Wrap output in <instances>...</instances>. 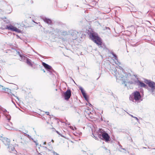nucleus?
<instances>
[{
    "instance_id": "f03ea898",
    "label": "nucleus",
    "mask_w": 155,
    "mask_h": 155,
    "mask_svg": "<svg viewBox=\"0 0 155 155\" xmlns=\"http://www.w3.org/2000/svg\"><path fill=\"white\" fill-rule=\"evenodd\" d=\"M126 79H124V75H121V78L123 80L122 84H124L126 86L127 84L125 83L127 82L128 84H133L136 85L137 84V75L134 74H131L130 73L125 72Z\"/></svg>"
},
{
    "instance_id": "de8ad7c7",
    "label": "nucleus",
    "mask_w": 155,
    "mask_h": 155,
    "mask_svg": "<svg viewBox=\"0 0 155 155\" xmlns=\"http://www.w3.org/2000/svg\"><path fill=\"white\" fill-rule=\"evenodd\" d=\"M48 145L49 146L50 145H51V143L50 142L49 143H48Z\"/></svg>"
},
{
    "instance_id": "4468645a",
    "label": "nucleus",
    "mask_w": 155,
    "mask_h": 155,
    "mask_svg": "<svg viewBox=\"0 0 155 155\" xmlns=\"http://www.w3.org/2000/svg\"><path fill=\"white\" fill-rule=\"evenodd\" d=\"M2 110L3 111L5 115V117L7 120L9 121L10 120H11V117L9 114H6V112H7V110L5 109H2Z\"/></svg>"
},
{
    "instance_id": "4d7b16f0",
    "label": "nucleus",
    "mask_w": 155,
    "mask_h": 155,
    "mask_svg": "<svg viewBox=\"0 0 155 155\" xmlns=\"http://www.w3.org/2000/svg\"><path fill=\"white\" fill-rule=\"evenodd\" d=\"M94 135V137H95L96 139V138H97V137H95V136H94V135Z\"/></svg>"
},
{
    "instance_id": "423d86ee",
    "label": "nucleus",
    "mask_w": 155,
    "mask_h": 155,
    "mask_svg": "<svg viewBox=\"0 0 155 155\" xmlns=\"http://www.w3.org/2000/svg\"><path fill=\"white\" fill-rule=\"evenodd\" d=\"M62 93V96L67 101L69 99L71 95V91L69 89H68L65 92L63 91Z\"/></svg>"
},
{
    "instance_id": "2eb2a0df",
    "label": "nucleus",
    "mask_w": 155,
    "mask_h": 155,
    "mask_svg": "<svg viewBox=\"0 0 155 155\" xmlns=\"http://www.w3.org/2000/svg\"><path fill=\"white\" fill-rule=\"evenodd\" d=\"M125 112H126L125 110H124L123 109L120 108L119 109V110L117 111V112L120 115L122 116L125 114Z\"/></svg>"
},
{
    "instance_id": "a211bd4d",
    "label": "nucleus",
    "mask_w": 155,
    "mask_h": 155,
    "mask_svg": "<svg viewBox=\"0 0 155 155\" xmlns=\"http://www.w3.org/2000/svg\"><path fill=\"white\" fill-rule=\"evenodd\" d=\"M9 96L12 99V102L15 105H15V102H13V101L12 98V96H13L15 97L16 98V99L18 100V101L19 100L18 97L15 96L14 94H12L11 92V93H9Z\"/></svg>"
},
{
    "instance_id": "f704fd0d",
    "label": "nucleus",
    "mask_w": 155,
    "mask_h": 155,
    "mask_svg": "<svg viewBox=\"0 0 155 155\" xmlns=\"http://www.w3.org/2000/svg\"><path fill=\"white\" fill-rule=\"evenodd\" d=\"M39 66H40V68H41V70L42 71L44 72H45V70L44 69H42V66H40V65H39Z\"/></svg>"
},
{
    "instance_id": "79ce46f5",
    "label": "nucleus",
    "mask_w": 155,
    "mask_h": 155,
    "mask_svg": "<svg viewBox=\"0 0 155 155\" xmlns=\"http://www.w3.org/2000/svg\"><path fill=\"white\" fill-rule=\"evenodd\" d=\"M104 149H105V150H108L109 152H110V150H108L107 148L106 147H104Z\"/></svg>"
},
{
    "instance_id": "37998d69",
    "label": "nucleus",
    "mask_w": 155,
    "mask_h": 155,
    "mask_svg": "<svg viewBox=\"0 0 155 155\" xmlns=\"http://www.w3.org/2000/svg\"><path fill=\"white\" fill-rule=\"evenodd\" d=\"M46 142H44V143H43V144H44V145H45V144H46Z\"/></svg>"
},
{
    "instance_id": "5701e85b",
    "label": "nucleus",
    "mask_w": 155,
    "mask_h": 155,
    "mask_svg": "<svg viewBox=\"0 0 155 155\" xmlns=\"http://www.w3.org/2000/svg\"><path fill=\"white\" fill-rule=\"evenodd\" d=\"M4 91L6 93H8V94H9V93H11V90L8 88H5V89H3Z\"/></svg>"
},
{
    "instance_id": "a18cd8bd",
    "label": "nucleus",
    "mask_w": 155,
    "mask_h": 155,
    "mask_svg": "<svg viewBox=\"0 0 155 155\" xmlns=\"http://www.w3.org/2000/svg\"><path fill=\"white\" fill-rule=\"evenodd\" d=\"M31 4H32V3H33V1H32V0H31Z\"/></svg>"
},
{
    "instance_id": "f257e3e1",
    "label": "nucleus",
    "mask_w": 155,
    "mask_h": 155,
    "mask_svg": "<svg viewBox=\"0 0 155 155\" xmlns=\"http://www.w3.org/2000/svg\"><path fill=\"white\" fill-rule=\"evenodd\" d=\"M88 34L91 39L95 43L99 48L104 50L107 49L105 45L102 43L101 39L97 33L93 31L91 32L88 31Z\"/></svg>"
},
{
    "instance_id": "0eeeda50",
    "label": "nucleus",
    "mask_w": 155,
    "mask_h": 155,
    "mask_svg": "<svg viewBox=\"0 0 155 155\" xmlns=\"http://www.w3.org/2000/svg\"><path fill=\"white\" fill-rule=\"evenodd\" d=\"M149 88H147L149 91L151 93L152 95L155 96V82L153 81H151L148 85Z\"/></svg>"
},
{
    "instance_id": "cd10ccee",
    "label": "nucleus",
    "mask_w": 155,
    "mask_h": 155,
    "mask_svg": "<svg viewBox=\"0 0 155 155\" xmlns=\"http://www.w3.org/2000/svg\"><path fill=\"white\" fill-rule=\"evenodd\" d=\"M15 31L18 33H20L21 32V31L20 29L17 28L16 27L15 28Z\"/></svg>"
},
{
    "instance_id": "c03bdc74",
    "label": "nucleus",
    "mask_w": 155,
    "mask_h": 155,
    "mask_svg": "<svg viewBox=\"0 0 155 155\" xmlns=\"http://www.w3.org/2000/svg\"><path fill=\"white\" fill-rule=\"evenodd\" d=\"M106 28L107 29H110V28L109 27H106Z\"/></svg>"
},
{
    "instance_id": "4c0bfd02",
    "label": "nucleus",
    "mask_w": 155,
    "mask_h": 155,
    "mask_svg": "<svg viewBox=\"0 0 155 155\" xmlns=\"http://www.w3.org/2000/svg\"><path fill=\"white\" fill-rule=\"evenodd\" d=\"M33 142H34V143H35V144H36V145H38V143H37V141H35V140H33Z\"/></svg>"
},
{
    "instance_id": "f3484780",
    "label": "nucleus",
    "mask_w": 155,
    "mask_h": 155,
    "mask_svg": "<svg viewBox=\"0 0 155 155\" xmlns=\"http://www.w3.org/2000/svg\"><path fill=\"white\" fill-rule=\"evenodd\" d=\"M26 62L28 65L32 67H33V64L31 62V60L30 59L28 58L26 60Z\"/></svg>"
},
{
    "instance_id": "20e7f679",
    "label": "nucleus",
    "mask_w": 155,
    "mask_h": 155,
    "mask_svg": "<svg viewBox=\"0 0 155 155\" xmlns=\"http://www.w3.org/2000/svg\"><path fill=\"white\" fill-rule=\"evenodd\" d=\"M133 94V95L132 97L130 96L129 97L130 100L132 101L133 102H134V100L136 101H142L143 99L142 98V96L139 91H135Z\"/></svg>"
},
{
    "instance_id": "ea45409f",
    "label": "nucleus",
    "mask_w": 155,
    "mask_h": 155,
    "mask_svg": "<svg viewBox=\"0 0 155 155\" xmlns=\"http://www.w3.org/2000/svg\"><path fill=\"white\" fill-rule=\"evenodd\" d=\"M45 113L47 115H49V113L48 112H46Z\"/></svg>"
},
{
    "instance_id": "aec40b11",
    "label": "nucleus",
    "mask_w": 155,
    "mask_h": 155,
    "mask_svg": "<svg viewBox=\"0 0 155 155\" xmlns=\"http://www.w3.org/2000/svg\"><path fill=\"white\" fill-rule=\"evenodd\" d=\"M62 35L63 36H65L66 35H69V32H68L67 31L61 30V33Z\"/></svg>"
},
{
    "instance_id": "412c9836",
    "label": "nucleus",
    "mask_w": 155,
    "mask_h": 155,
    "mask_svg": "<svg viewBox=\"0 0 155 155\" xmlns=\"http://www.w3.org/2000/svg\"><path fill=\"white\" fill-rule=\"evenodd\" d=\"M21 58V59L20 60L22 61H26L27 59L28 58H27L26 56H25L23 54H22L21 55V57H20Z\"/></svg>"
},
{
    "instance_id": "2f4dec72",
    "label": "nucleus",
    "mask_w": 155,
    "mask_h": 155,
    "mask_svg": "<svg viewBox=\"0 0 155 155\" xmlns=\"http://www.w3.org/2000/svg\"><path fill=\"white\" fill-rule=\"evenodd\" d=\"M52 153H53V155H59L58 153L55 152L54 151H52Z\"/></svg>"
},
{
    "instance_id": "09e8293b",
    "label": "nucleus",
    "mask_w": 155,
    "mask_h": 155,
    "mask_svg": "<svg viewBox=\"0 0 155 155\" xmlns=\"http://www.w3.org/2000/svg\"><path fill=\"white\" fill-rule=\"evenodd\" d=\"M101 120H102V121H103V118H102V117H101Z\"/></svg>"
},
{
    "instance_id": "052dcab7",
    "label": "nucleus",
    "mask_w": 155,
    "mask_h": 155,
    "mask_svg": "<svg viewBox=\"0 0 155 155\" xmlns=\"http://www.w3.org/2000/svg\"><path fill=\"white\" fill-rule=\"evenodd\" d=\"M18 36V37L19 38H20V37L19 36Z\"/></svg>"
},
{
    "instance_id": "e2e57ef3",
    "label": "nucleus",
    "mask_w": 155,
    "mask_h": 155,
    "mask_svg": "<svg viewBox=\"0 0 155 155\" xmlns=\"http://www.w3.org/2000/svg\"><path fill=\"white\" fill-rule=\"evenodd\" d=\"M38 54V55H39V56H41L40 55V54Z\"/></svg>"
},
{
    "instance_id": "9d476101",
    "label": "nucleus",
    "mask_w": 155,
    "mask_h": 155,
    "mask_svg": "<svg viewBox=\"0 0 155 155\" xmlns=\"http://www.w3.org/2000/svg\"><path fill=\"white\" fill-rule=\"evenodd\" d=\"M79 90L81 91V93L83 97L85 99V100L87 101L88 102L89 100V96L86 93L85 91L84 90L83 87H79Z\"/></svg>"
},
{
    "instance_id": "9b49d317",
    "label": "nucleus",
    "mask_w": 155,
    "mask_h": 155,
    "mask_svg": "<svg viewBox=\"0 0 155 155\" xmlns=\"http://www.w3.org/2000/svg\"><path fill=\"white\" fill-rule=\"evenodd\" d=\"M137 82L136 85L138 86L139 87H144L145 88H148V86L143 81L139 80L138 78H137Z\"/></svg>"
},
{
    "instance_id": "c85d7f7f",
    "label": "nucleus",
    "mask_w": 155,
    "mask_h": 155,
    "mask_svg": "<svg viewBox=\"0 0 155 155\" xmlns=\"http://www.w3.org/2000/svg\"><path fill=\"white\" fill-rule=\"evenodd\" d=\"M5 89V87L1 85L0 84V91H4V90Z\"/></svg>"
},
{
    "instance_id": "3c124183",
    "label": "nucleus",
    "mask_w": 155,
    "mask_h": 155,
    "mask_svg": "<svg viewBox=\"0 0 155 155\" xmlns=\"http://www.w3.org/2000/svg\"><path fill=\"white\" fill-rule=\"evenodd\" d=\"M119 146L120 147H122V146L120 144Z\"/></svg>"
},
{
    "instance_id": "7ed1b4c3",
    "label": "nucleus",
    "mask_w": 155,
    "mask_h": 155,
    "mask_svg": "<svg viewBox=\"0 0 155 155\" xmlns=\"http://www.w3.org/2000/svg\"><path fill=\"white\" fill-rule=\"evenodd\" d=\"M97 135L99 138L106 142L110 141V135L105 131L102 129L99 130Z\"/></svg>"
},
{
    "instance_id": "69168bd1",
    "label": "nucleus",
    "mask_w": 155,
    "mask_h": 155,
    "mask_svg": "<svg viewBox=\"0 0 155 155\" xmlns=\"http://www.w3.org/2000/svg\"><path fill=\"white\" fill-rule=\"evenodd\" d=\"M8 23V22H7V23Z\"/></svg>"
},
{
    "instance_id": "8fccbe9b",
    "label": "nucleus",
    "mask_w": 155,
    "mask_h": 155,
    "mask_svg": "<svg viewBox=\"0 0 155 155\" xmlns=\"http://www.w3.org/2000/svg\"><path fill=\"white\" fill-rule=\"evenodd\" d=\"M1 137H2V136L0 135V140L1 139Z\"/></svg>"
},
{
    "instance_id": "a878e982",
    "label": "nucleus",
    "mask_w": 155,
    "mask_h": 155,
    "mask_svg": "<svg viewBox=\"0 0 155 155\" xmlns=\"http://www.w3.org/2000/svg\"><path fill=\"white\" fill-rule=\"evenodd\" d=\"M24 135L26 137H27L29 138V139H31L32 140H33V139L29 135V134H28L26 133H24Z\"/></svg>"
},
{
    "instance_id": "603ef678",
    "label": "nucleus",
    "mask_w": 155,
    "mask_h": 155,
    "mask_svg": "<svg viewBox=\"0 0 155 155\" xmlns=\"http://www.w3.org/2000/svg\"><path fill=\"white\" fill-rule=\"evenodd\" d=\"M100 76H99V77H98V78L97 79V80L98 79H99V78H100Z\"/></svg>"
},
{
    "instance_id": "ddd939ff",
    "label": "nucleus",
    "mask_w": 155,
    "mask_h": 155,
    "mask_svg": "<svg viewBox=\"0 0 155 155\" xmlns=\"http://www.w3.org/2000/svg\"><path fill=\"white\" fill-rule=\"evenodd\" d=\"M16 28V27L12 25L11 24H10L9 25H6V28L9 30L15 31Z\"/></svg>"
},
{
    "instance_id": "bf43d9fd",
    "label": "nucleus",
    "mask_w": 155,
    "mask_h": 155,
    "mask_svg": "<svg viewBox=\"0 0 155 155\" xmlns=\"http://www.w3.org/2000/svg\"><path fill=\"white\" fill-rule=\"evenodd\" d=\"M74 128L76 130V129L77 128L75 127H74Z\"/></svg>"
},
{
    "instance_id": "7c9ffc66",
    "label": "nucleus",
    "mask_w": 155,
    "mask_h": 155,
    "mask_svg": "<svg viewBox=\"0 0 155 155\" xmlns=\"http://www.w3.org/2000/svg\"><path fill=\"white\" fill-rule=\"evenodd\" d=\"M61 30H60V29L57 28L55 30L56 32L58 33H61Z\"/></svg>"
},
{
    "instance_id": "13d9d810",
    "label": "nucleus",
    "mask_w": 155,
    "mask_h": 155,
    "mask_svg": "<svg viewBox=\"0 0 155 155\" xmlns=\"http://www.w3.org/2000/svg\"><path fill=\"white\" fill-rule=\"evenodd\" d=\"M124 71V69H122V71H123H123Z\"/></svg>"
},
{
    "instance_id": "680f3d73",
    "label": "nucleus",
    "mask_w": 155,
    "mask_h": 155,
    "mask_svg": "<svg viewBox=\"0 0 155 155\" xmlns=\"http://www.w3.org/2000/svg\"><path fill=\"white\" fill-rule=\"evenodd\" d=\"M38 154H41L40 153H38Z\"/></svg>"
},
{
    "instance_id": "dca6fc26",
    "label": "nucleus",
    "mask_w": 155,
    "mask_h": 155,
    "mask_svg": "<svg viewBox=\"0 0 155 155\" xmlns=\"http://www.w3.org/2000/svg\"><path fill=\"white\" fill-rule=\"evenodd\" d=\"M8 151L10 152H16L14 147L12 144L10 145L9 148H8Z\"/></svg>"
},
{
    "instance_id": "58836bf2",
    "label": "nucleus",
    "mask_w": 155,
    "mask_h": 155,
    "mask_svg": "<svg viewBox=\"0 0 155 155\" xmlns=\"http://www.w3.org/2000/svg\"><path fill=\"white\" fill-rule=\"evenodd\" d=\"M89 104V106H90V107H92V104L90 103H89V101H88V102H87Z\"/></svg>"
},
{
    "instance_id": "b1692460",
    "label": "nucleus",
    "mask_w": 155,
    "mask_h": 155,
    "mask_svg": "<svg viewBox=\"0 0 155 155\" xmlns=\"http://www.w3.org/2000/svg\"><path fill=\"white\" fill-rule=\"evenodd\" d=\"M152 81H151L147 79H145L144 80V82L146 84H147L148 85V86L149 85V84L151 83V82Z\"/></svg>"
},
{
    "instance_id": "0e129e2a",
    "label": "nucleus",
    "mask_w": 155,
    "mask_h": 155,
    "mask_svg": "<svg viewBox=\"0 0 155 155\" xmlns=\"http://www.w3.org/2000/svg\"><path fill=\"white\" fill-rule=\"evenodd\" d=\"M134 45V46H136V45Z\"/></svg>"
},
{
    "instance_id": "c9c22d12",
    "label": "nucleus",
    "mask_w": 155,
    "mask_h": 155,
    "mask_svg": "<svg viewBox=\"0 0 155 155\" xmlns=\"http://www.w3.org/2000/svg\"><path fill=\"white\" fill-rule=\"evenodd\" d=\"M88 114L89 116V117H91L92 116H91L90 115L91 114H92V113H91V112H89L88 113Z\"/></svg>"
},
{
    "instance_id": "1a4fd4ad",
    "label": "nucleus",
    "mask_w": 155,
    "mask_h": 155,
    "mask_svg": "<svg viewBox=\"0 0 155 155\" xmlns=\"http://www.w3.org/2000/svg\"><path fill=\"white\" fill-rule=\"evenodd\" d=\"M1 139L0 140L2 141L3 143L6 145L8 146V148H9L10 145V140L9 139L7 138L1 137Z\"/></svg>"
},
{
    "instance_id": "393cba45",
    "label": "nucleus",
    "mask_w": 155,
    "mask_h": 155,
    "mask_svg": "<svg viewBox=\"0 0 155 155\" xmlns=\"http://www.w3.org/2000/svg\"><path fill=\"white\" fill-rule=\"evenodd\" d=\"M127 114H129V115L130 116H131L132 117L135 119L137 120V121L139 123V120L137 118V117H135V116H134L132 115H131V114H129L128 113H127V112H126Z\"/></svg>"
},
{
    "instance_id": "e433bc0d",
    "label": "nucleus",
    "mask_w": 155,
    "mask_h": 155,
    "mask_svg": "<svg viewBox=\"0 0 155 155\" xmlns=\"http://www.w3.org/2000/svg\"><path fill=\"white\" fill-rule=\"evenodd\" d=\"M43 147L44 150L46 151V150L48 149V148L44 146H43Z\"/></svg>"
},
{
    "instance_id": "72a5a7b5",
    "label": "nucleus",
    "mask_w": 155,
    "mask_h": 155,
    "mask_svg": "<svg viewBox=\"0 0 155 155\" xmlns=\"http://www.w3.org/2000/svg\"><path fill=\"white\" fill-rule=\"evenodd\" d=\"M106 90H107L106 91L108 92L110 94L111 93L112 94H113V93L109 89H107Z\"/></svg>"
},
{
    "instance_id": "473e14b6",
    "label": "nucleus",
    "mask_w": 155,
    "mask_h": 155,
    "mask_svg": "<svg viewBox=\"0 0 155 155\" xmlns=\"http://www.w3.org/2000/svg\"><path fill=\"white\" fill-rule=\"evenodd\" d=\"M17 51V54L19 55V56H20V57H21V55L22 54H21V53L19 51Z\"/></svg>"
},
{
    "instance_id": "6e6d98bb",
    "label": "nucleus",
    "mask_w": 155,
    "mask_h": 155,
    "mask_svg": "<svg viewBox=\"0 0 155 155\" xmlns=\"http://www.w3.org/2000/svg\"><path fill=\"white\" fill-rule=\"evenodd\" d=\"M17 88L16 89H18V86H17Z\"/></svg>"
},
{
    "instance_id": "6ab92c4d",
    "label": "nucleus",
    "mask_w": 155,
    "mask_h": 155,
    "mask_svg": "<svg viewBox=\"0 0 155 155\" xmlns=\"http://www.w3.org/2000/svg\"><path fill=\"white\" fill-rule=\"evenodd\" d=\"M4 126L6 129L9 130H12V127L10 125H9L8 124H5Z\"/></svg>"
},
{
    "instance_id": "bb28decb",
    "label": "nucleus",
    "mask_w": 155,
    "mask_h": 155,
    "mask_svg": "<svg viewBox=\"0 0 155 155\" xmlns=\"http://www.w3.org/2000/svg\"><path fill=\"white\" fill-rule=\"evenodd\" d=\"M52 147L51 146L50 147L49 149L48 148V149L46 150V152H47V153L48 152H49V151H51V153H52V151H53L52 150Z\"/></svg>"
},
{
    "instance_id": "39448f33",
    "label": "nucleus",
    "mask_w": 155,
    "mask_h": 155,
    "mask_svg": "<svg viewBox=\"0 0 155 155\" xmlns=\"http://www.w3.org/2000/svg\"><path fill=\"white\" fill-rule=\"evenodd\" d=\"M78 32L75 30H71L69 31V35L70 39L72 40H75L78 38Z\"/></svg>"
},
{
    "instance_id": "a19ab883",
    "label": "nucleus",
    "mask_w": 155,
    "mask_h": 155,
    "mask_svg": "<svg viewBox=\"0 0 155 155\" xmlns=\"http://www.w3.org/2000/svg\"><path fill=\"white\" fill-rule=\"evenodd\" d=\"M70 128L71 129H72V130H74V128H73V127L72 126H70Z\"/></svg>"
},
{
    "instance_id": "49530a36",
    "label": "nucleus",
    "mask_w": 155,
    "mask_h": 155,
    "mask_svg": "<svg viewBox=\"0 0 155 155\" xmlns=\"http://www.w3.org/2000/svg\"><path fill=\"white\" fill-rule=\"evenodd\" d=\"M51 142H52L53 143H54V140L53 139H52L51 140Z\"/></svg>"
},
{
    "instance_id": "864d4df0",
    "label": "nucleus",
    "mask_w": 155,
    "mask_h": 155,
    "mask_svg": "<svg viewBox=\"0 0 155 155\" xmlns=\"http://www.w3.org/2000/svg\"><path fill=\"white\" fill-rule=\"evenodd\" d=\"M10 124L12 125V122H10Z\"/></svg>"
},
{
    "instance_id": "6e6552de",
    "label": "nucleus",
    "mask_w": 155,
    "mask_h": 155,
    "mask_svg": "<svg viewBox=\"0 0 155 155\" xmlns=\"http://www.w3.org/2000/svg\"><path fill=\"white\" fill-rule=\"evenodd\" d=\"M42 66H43L49 72L50 74L52 75V72H54V71L52 67L44 62H42Z\"/></svg>"
},
{
    "instance_id": "5fc2aeb1",
    "label": "nucleus",
    "mask_w": 155,
    "mask_h": 155,
    "mask_svg": "<svg viewBox=\"0 0 155 155\" xmlns=\"http://www.w3.org/2000/svg\"><path fill=\"white\" fill-rule=\"evenodd\" d=\"M121 149H123V150H125V149H124V148H121Z\"/></svg>"
},
{
    "instance_id": "f8f14e48",
    "label": "nucleus",
    "mask_w": 155,
    "mask_h": 155,
    "mask_svg": "<svg viewBox=\"0 0 155 155\" xmlns=\"http://www.w3.org/2000/svg\"><path fill=\"white\" fill-rule=\"evenodd\" d=\"M41 19L43 20L45 23H47L48 25H52L53 24L52 20L50 18L45 17H42Z\"/></svg>"
},
{
    "instance_id": "4be33fe9",
    "label": "nucleus",
    "mask_w": 155,
    "mask_h": 155,
    "mask_svg": "<svg viewBox=\"0 0 155 155\" xmlns=\"http://www.w3.org/2000/svg\"><path fill=\"white\" fill-rule=\"evenodd\" d=\"M110 53L112 55L113 58L117 60H118V58L117 55L115 54L113 51H110Z\"/></svg>"
},
{
    "instance_id": "c756f323",
    "label": "nucleus",
    "mask_w": 155,
    "mask_h": 155,
    "mask_svg": "<svg viewBox=\"0 0 155 155\" xmlns=\"http://www.w3.org/2000/svg\"><path fill=\"white\" fill-rule=\"evenodd\" d=\"M53 129H54V130H55L56 131V132L58 134H59V135H60L62 137H63L62 135L60 133V132H58V131L57 130H56L54 128H53Z\"/></svg>"
}]
</instances>
